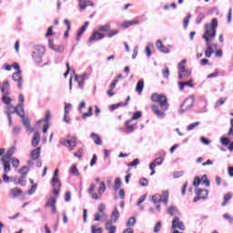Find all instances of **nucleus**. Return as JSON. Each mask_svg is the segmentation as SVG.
<instances>
[{
	"instance_id": "41",
	"label": "nucleus",
	"mask_w": 233,
	"mask_h": 233,
	"mask_svg": "<svg viewBox=\"0 0 233 233\" xmlns=\"http://www.w3.org/2000/svg\"><path fill=\"white\" fill-rule=\"evenodd\" d=\"M50 116H51L50 111H46V115H45V118L39 120L38 123H43V121H44V123H46V124L48 123V121H50Z\"/></svg>"
},
{
	"instance_id": "36",
	"label": "nucleus",
	"mask_w": 233,
	"mask_h": 233,
	"mask_svg": "<svg viewBox=\"0 0 233 233\" xmlns=\"http://www.w3.org/2000/svg\"><path fill=\"white\" fill-rule=\"evenodd\" d=\"M98 32H110V24H106L105 25H99L97 27Z\"/></svg>"
},
{
	"instance_id": "2",
	"label": "nucleus",
	"mask_w": 233,
	"mask_h": 233,
	"mask_svg": "<svg viewBox=\"0 0 233 233\" xmlns=\"http://www.w3.org/2000/svg\"><path fill=\"white\" fill-rule=\"evenodd\" d=\"M206 31L202 35V39H205L207 47L212 46L210 44L212 43V39L216 37L217 28H218V18H213L211 20V24H207L205 25Z\"/></svg>"
},
{
	"instance_id": "39",
	"label": "nucleus",
	"mask_w": 233,
	"mask_h": 233,
	"mask_svg": "<svg viewBox=\"0 0 233 233\" xmlns=\"http://www.w3.org/2000/svg\"><path fill=\"white\" fill-rule=\"evenodd\" d=\"M15 185H20L21 187H25L26 185V177H19Z\"/></svg>"
},
{
	"instance_id": "32",
	"label": "nucleus",
	"mask_w": 233,
	"mask_h": 233,
	"mask_svg": "<svg viewBox=\"0 0 233 233\" xmlns=\"http://www.w3.org/2000/svg\"><path fill=\"white\" fill-rule=\"evenodd\" d=\"M143 88H145V82L141 79L137 83L136 90L138 94H141V92H143Z\"/></svg>"
},
{
	"instance_id": "57",
	"label": "nucleus",
	"mask_w": 233,
	"mask_h": 233,
	"mask_svg": "<svg viewBox=\"0 0 233 233\" xmlns=\"http://www.w3.org/2000/svg\"><path fill=\"white\" fill-rule=\"evenodd\" d=\"M176 212H177V209L174 206L169 207L167 209V213H169L170 216H174Z\"/></svg>"
},
{
	"instance_id": "8",
	"label": "nucleus",
	"mask_w": 233,
	"mask_h": 233,
	"mask_svg": "<svg viewBox=\"0 0 233 233\" xmlns=\"http://www.w3.org/2000/svg\"><path fill=\"white\" fill-rule=\"evenodd\" d=\"M89 77L90 74L88 73H84L82 75H75V81L78 83V88H81V90H83L85 81H86V79H89Z\"/></svg>"
},
{
	"instance_id": "33",
	"label": "nucleus",
	"mask_w": 233,
	"mask_h": 233,
	"mask_svg": "<svg viewBox=\"0 0 233 233\" xmlns=\"http://www.w3.org/2000/svg\"><path fill=\"white\" fill-rule=\"evenodd\" d=\"M106 190V186L105 185V182H100V187H98V196L100 199L103 194H105Z\"/></svg>"
},
{
	"instance_id": "27",
	"label": "nucleus",
	"mask_w": 233,
	"mask_h": 233,
	"mask_svg": "<svg viewBox=\"0 0 233 233\" xmlns=\"http://www.w3.org/2000/svg\"><path fill=\"white\" fill-rule=\"evenodd\" d=\"M131 121L132 120L126 121V130H125L126 134H132V132H134L135 130L134 125H130Z\"/></svg>"
},
{
	"instance_id": "15",
	"label": "nucleus",
	"mask_w": 233,
	"mask_h": 233,
	"mask_svg": "<svg viewBox=\"0 0 233 233\" xmlns=\"http://www.w3.org/2000/svg\"><path fill=\"white\" fill-rule=\"evenodd\" d=\"M48 43L49 48H51V50H54V52H58V54H63V52H65V47H63V46H58L56 47V46H54V40L49 39Z\"/></svg>"
},
{
	"instance_id": "10",
	"label": "nucleus",
	"mask_w": 233,
	"mask_h": 233,
	"mask_svg": "<svg viewBox=\"0 0 233 233\" xmlns=\"http://www.w3.org/2000/svg\"><path fill=\"white\" fill-rule=\"evenodd\" d=\"M197 197L194 198L193 202L198 203L200 199H207L208 198V190L198 188L196 190Z\"/></svg>"
},
{
	"instance_id": "23",
	"label": "nucleus",
	"mask_w": 233,
	"mask_h": 233,
	"mask_svg": "<svg viewBox=\"0 0 233 233\" xmlns=\"http://www.w3.org/2000/svg\"><path fill=\"white\" fill-rule=\"evenodd\" d=\"M65 115H64V121L65 123L70 124V118H68V116L70 114V110L69 108H72V105L71 104H65Z\"/></svg>"
},
{
	"instance_id": "19",
	"label": "nucleus",
	"mask_w": 233,
	"mask_h": 233,
	"mask_svg": "<svg viewBox=\"0 0 233 233\" xmlns=\"http://www.w3.org/2000/svg\"><path fill=\"white\" fill-rule=\"evenodd\" d=\"M94 190H96V184H91V186L88 189V194L91 196L92 199H95L96 201L101 199V197H99V195L94 193Z\"/></svg>"
},
{
	"instance_id": "43",
	"label": "nucleus",
	"mask_w": 233,
	"mask_h": 233,
	"mask_svg": "<svg viewBox=\"0 0 233 233\" xmlns=\"http://www.w3.org/2000/svg\"><path fill=\"white\" fill-rule=\"evenodd\" d=\"M136 217L129 218L127 222V227H134V225H136Z\"/></svg>"
},
{
	"instance_id": "49",
	"label": "nucleus",
	"mask_w": 233,
	"mask_h": 233,
	"mask_svg": "<svg viewBox=\"0 0 233 233\" xmlns=\"http://www.w3.org/2000/svg\"><path fill=\"white\" fill-rule=\"evenodd\" d=\"M203 19H205V14L204 13H200L196 20L197 25H201V23L203 22Z\"/></svg>"
},
{
	"instance_id": "13",
	"label": "nucleus",
	"mask_w": 233,
	"mask_h": 233,
	"mask_svg": "<svg viewBox=\"0 0 233 233\" xmlns=\"http://www.w3.org/2000/svg\"><path fill=\"white\" fill-rule=\"evenodd\" d=\"M105 34L99 33L97 31H94L89 37L88 41L89 43H92L94 41H101V39H104Z\"/></svg>"
},
{
	"instance_id": "52",
	"label": "nucleus",
	"mask_w": 233,
	"mask_h": 233,
	"mask_svg": "<svg viewBox=\"0 0 233 233\" xmlns=\"http://www.w3.org/2000/svg\"><path fill=\"white\" fill-rule=\"evenodd\" d=\"M141 116H142L141 111H137L133 114L130 121H136V119H139V117H141Z\"/></svg>"
},
{
	"instance_id": "26",
	"label": "nucleus",
	"mask_w": 233,
	"mask_h": 233,
	"mask_svg": "<svg viewBox=\"0 0 233 233\" xmlns=\"http://www.w3.org/2000/svg\"><path fill=\"white\" fill-rule=\"evenodd\" d=\"M105 229L107 230L108 233H116L117 230V228L110 222H106L105 226Z\"/></svg>"
},
{
	"instance_id": "64",
	"label": "nucleus",
	"mask_w": 233,
	"mask_h": 233,
	"mask_svg": "<svg viewBox=\"0 0 233 233\" xmlns=\"http://www.w3.org/2000/svg\"><path fill=\"white\" fill-rule=\"evenodd\" d=\"M203 184L206 185V187H210V180L207 177V175H204L202 177Z\"/></svg>"
},
{
	"instance_id": "28",
	"label": "nucleus",
	"mask_w": 233,
	"mask_h": 233,
	"mask_svg": "<svg viewBox=\"0 0 233 233\" xmlns=\"http://www.w3.org/2000/svg\"><path fill=\"white\" fill-rule=\"evenodd\" d=\"M1 163H3L4 165V172H5V174H8V172H10L12 170V167H10V162L6 159L1 158Z\"/></svg>"
},
{
	"instance_id": "48",
	"label": "nucleus",
	"mask_w": 233,
	"mask_h": 233,
	"mask_svg": "<svg viewBox=\"0 0 233 233\" xmlns=\"http://www.w3.org/2000/svg\"><path fill=\"white\" fill-rule=\"evenodd\" d=\"M119 187H121V178L116 177L115 180L114 190L116 191L119 190Z\"/></svg>"
},
{
	"instance_id": "37",
	"label": "nucleus",
	"mask_w": 233,
	"mask_h": 233,
	"mask_svg": "<svg viewBox=\"0 0 233 233\" xmlns=\"http://www.w3.org/2000/svg\"><path fill=\"white\" fill-rule=\"evenodd\" d=\"M88 25H90L88 22H85L84 25H82L77 32L78 35H83V34L86 32V28H88Z\"/></svg>"
},
{
	"instance_id": "7",
	"label": "nucleus",
	"mask_w": 233,
	"mask_h": 233,
	"mask_svg": "<svg viewBox=\"0 0 233 233\" xmlns=\"http://www.w3.org/2000/svg\"><path fill=\"white\" fill-rule=\"evenodd\" d=\"M30 157L33 161H35L37 168L43 167V162L39 159L41 157V147L33 149L30 153Z\"/></svg>"
},
{
	"instance_id": "42",
	"label": "nucleus",
	"mask_w": 233,
	"mask_h": 233,
	"mask_svg": "<svg viewBox=\"0 0 233 233\" xmlns=\"http://www.w3.org/2000/svg\"><path fill=\"white\" fill-rule=\"evenodd\" d=\"M201 123L200 122H195L193 124H189L187 127V132H190V130H194V128H196V127H199Z\"/></svg>"
},
{
	"instance_id": "59",
	"label": "nucleus",
	"mask_w": 233,
	"mask_h": 233,
	"mask_svg": "<svg viewBox=\"0 0 233 233\" xmlns=\"http://www.w3.org/2000/svg\"><path fill=\"white\" fill-rule=\"evenodd\" d=\"M92 233H103V228L91 226Z\"/></svg>"
},
{
	"instance_id": "12",
	"label": "nucleus",
	"mask_w": 233,
	"mask_h": 233,
	"mask_svg": "<svg viewBox=\"0 0 233 233\" xmlns=\"http://www.w3.org/2000/svg\"><path fill=\"white\" fill-rule=\"evenodd\" d=\"M12 79L16 83L17 88H23V76H21V71H16L12 75Z\"/></svg>"
},
{
	"instance_id": "14",
	"label": "nucleus",
	"mask_w": 233,
	"mask_h": 233,
	"mask_svg": "<svg viewBox=\"0 0 233 233\" xmlns=\"http://www.w3.org/2000/svg\"><path fill=\"white\" fill-rule=\"evenodd\" d=\"M18 101L19 104L16 106H15V108H17V110H20L22 114H25V96H23V94H20L18 96Z\"/></svg>"
},
{
	"instance_id": "45",
	"label": "nucleus",
	"mask_w": 233,
	"mask_h": 233,
	"mask_svg": "<svg viewBox=\"0 0 233 233\" xmlns=\"http://www.w3.org/2000/svg\"><path fill=\"white\" fill-rule=\"evenodd\" d=\"M22 123L27 130H30V120L28 118H25V115H24V117L22 118Z\"/></svg>"
},
{
	"instance_id": "20",
	"label": "nucleus",
	"mask_w": 233,
	"mask_h": 233,
	"mask_svg": "<svg viewBox=\"0 0 233 233\" xmlns=\"http://www.w3.org/2000/svg\"><path fill=\"white\" fill-rule=\"evenodd\" d=\"M20 194H23V190H21L17 187H15V188L10 189L9 198L15 199V198H19Z\"/></svg>"
},
{
	"instance_id": "50",
	"label": "nucleus",
	"mask_w": 233,
	"mask_h": 233,
	"mask_svg": "<svg viewBox=\"0 0 233 233\" xmlns=\"http://www.w3.org/2000/svg\"><path fill=\"white\" fill-rule=\"evenodd\" d=\"M190 17H192V15L187 14V15L184 18V28L188 27V23H190Z\"/></svg>"
},
{
	"instance_id": "47",
	"label": "nucleus",
	"mask_w": 233,
	"mask_h": 233,
	"mask_svg": "<svg viewBox=\"0 0 233 233\" xmlns=\"http://www.w3.org/2000/svg\"><path fill=\"white\" fill-rule=\"evenodd\" d=\"M11 163H12L14 168H19L20 161L18 158H15V157L12 158Z\"/></svg>"
},
{
	"instance_id": "16",
	"label": "nucleus",
	"mask_w": 233,
	"mask_h": 233,
	"mask_svg": "<svg viewBox=\"0 0 233 233\" xmlns=\"http://www.w3.org/2000/svg\"><path fill=\"white\" fill-rule=\"evenodd\" d=\"M157 48L159 50V52H162V54H170V49H168L165 45H163V42L161 40L157 41Z\"/></svg>"
},
{
	"instance_id": "1",
	"label": "nucleus",
	"mask_w": 233,
	"mask_h": 233,
	"mask_svg": "<svg viewBox=\"0 0 233 233\" xmlns=\"http://www.w3.org/2000/svg\"><path fill=\"white\" fill-rule=\"evenodd\" d=\"M151 101L153 103H158L157 104H152L151 105V110L158 119H165L167 116V110H168L170 105H168V99L167 98V96L165 95H159L157 93H154L151 96Z\"/></svg>"
},
{
	"instance_id": "29",
	"label": "nucleus",
	"mask_w": 233,
	"mask_h": 233,
	"mask_svg": "<svg viewBox=\"0 0 233 233\" xmlns=\"http://www.w3.org/2000/svg\"><path fill=\"white\" fill-rule=\"evenodd\" d=\"M134 25H139V20L137 18L125 22L123 26L124 28H128L130 26H133Z\"/></svg>"
},
{
	"instance_id": "63",
	"label": "nucleus",
	"mask_w": 233,
	"mask_h": 233,
	"mask_svg": "<svg viewBox=\"0 0 233 233\" xmlns=\"http://www.w3.org/2000/svg\"><path fill=\"white\" fill-rule=\"evenodd\" d=\"M183 171H176L174 174H173V177L175 179H179V177H183Z\"/></svg>"
},
{
	"instance_id": "30",
	"label": "nucleus",
	"mask_w": 233,
	"mask_h": 233,
	"mask_svg": "<svg viewBox=\"0 0 233 233\" xmlns=\"http://www.w3.org/2000/svg\"><path fill=\"white\" fill-rule=\"evenodd\" d=\"M28 172H30V168L28 167L24 166L18 170V174H21V177H26L28 176Z\"/></svg>"
},
{
	"instance_id": "56",
	"label": "nucleus",
	"mask_w": 233,
	"mask_h": 233,
	"mask_svg": "<svg viewBox=\"0 0 233 233\" xmlns=\"http://www.w3.org/2000/svg\"><path fill=\"white\" fill-rule=\"evenodd\" d=\"M161 230V221H158L155 227H154V229H153V232L154 233H159V231Z\"/></svg>"
},
{
	"instance_id": "11",
	"label": "nucleus",
	"mask_w": 233,
	"mask_h": 233,
	"mask_svg": "<svg viewBox=\"0 0 233 233\" xmlns=\"http://www.w3.org/2000/svg\"><path fill=\"white\" fill-rule=\"evenodd\" d=\"M185 230V224L179 220V217H174L172 219L171 230Z\"/></svg>"
},
{
	"instance_id": "54",
	"label": "nucleus",
	"mask_w": 233,
	"mask_h": 233,
	"mask_svg": "<svg viewBox=\"0 0 233 233\" xmlns=\"http://www.w3.org/2000/svg\"><path fill=\"white\" fill-rule=\"evenodd\" d=\"M162 74L166 79H168L170 76V69H168V66H165V70L162 71Z\"/></svg>"
},
{
	"instance_id": "60",
	"label": "nucleus",
	"mask_w": 233,
	"mask_h": 233,
	"mask_svg": "<svg viewBox=\"0 0 233 233\" xmlns=\"http://www.w3.org/2000/svg\"><path fill=\"white\" fill-rule=\"evenodd\" d=\"M225 101H227V98H220L218 101L215 104V108H218V106H221V105H225Z\"/></svg>"
},
{
	"instance_id": "55",
	"label": "nucleus",
	"mask_w": 233,
	"mask_h": 233,
	"mask_svg": "<svg viewBox=\"0 0 233 233\" xmlns=\"http://www.w3.org/2000/svg\"><path fill=\"white\" fill-rule=\"evenodd\" d=\"M35 190H37V184H34L31 188L27 191V194L29 196H32V194L35 193Z\"/></svg>"
},
{
	"instance_id": "38",
	"label": "nucleus",
	"mask_w": 233,
	"mask_h": 233,
	"mask_svg": "<svg viewBox=\"0 0 233 233\" xmlns=\"http://www.w3.org/2000/svg\"><path fill=\"white\" fill-rule=\"evenodd\" d=\"M232 199V193H227L224 196V202L222 203V207H226L227 203Z\"/></svg>"
},
{
	"instance_id": "44",
	"label": "nucleus",
	"mask_w": 233,
	"mask_h": 233,
	"mask_svg": "<svg viewBox=\"0 0 233 233\" xmlns=\"http://www.w3.org/2000/svg\"><path fill=\"white\" fill-rule=\"evenodd\" d=\"M53 187V194H55L56 196H59V188H61V182L60 185L59 184H56V186H52Z\"/></svg>"
},
{
	"instance_id": "25",
	"label": "nucleus",
	"mask_w": 233,
	"mask_h": 233,
	"mask_svg": "<svg viewBox=\"0 0 233 233\" xmlns=\"http://www.w3.org/2000/svg\"><path fill=\"white\" fill-rule=\"evenodd\" d=\"M119 211L117 210V207L114 208V210L111 213V220L113 223H117V219H119Z\"/></svg>"
},
{
	"instance_id": "3",
	"label": "nucleus",
	"mask_w": 233,
	"mask_h": 233,
	"mask_svg": "<svg viewBox=\"0 0 233 233\" xmlns=\"http://www.w3.org/2000/svg\"><path fill=\"white\" fill-rule=\"evenodd\" d=\"M2 93V98L1 101L4 103V105H6L7 108H15L12 103V98L8 96H10V82L8 80L4 81L1 88Z\"/></svg>"
},
{
	"instance_id": "51",
	"label": "nucleus",
	"mask_w": 233,
	"mask_h": 233,
	"mask_svg": "<svg viewBox=\"0 0 233 233\" xmlns=\"http://www.w3.org/2000/svg\"><path fill=\"white\" fill-rule=\"evenodd\" d=\"M69 172H70V174H73V176H79V170H77L76 166H72Z\"/></svg>"
},
{
	"instance_id": "17",
	"label": "nucleus",
	"mask_w": 233,
	"mask_h": 233,
	"mask_svg": "<svg viewBox=\"0 0 233 233\" xmlns=\"http://www.w3.org/2000/svg\"><path fill=\"white\" fill-rule=\"evenodd\" d=\"M56 183H57L58 186L61 185V181H59V169H56L54 171V175H53V177L51 179L52 187H56Z\"/></svg>"
},
{
	"instance_id": "58",
	"label": "nucleus",
	"mask_w": 233,
	"mask_h": 233,
	"mask_svg": "<svg viewBox=\"0 0 233 233\" xmlns=\"http://www.w3.org/2000/svg\"><path fill=\"white\" fill-rule=\"evenodd\" d=\"M220 143L221 145H223L224 147H227V145H228L230 143V140H228V137H222L220 138Z\"/></svg>"
},
{
	"instance_id": "5",
	"label": "nucleus",
	"mask_w": 233,
	"mask_h": 233,
	"mask_svg": "<svg viewBox=\"0 0 233 233\" xmlns=\"http://www.w3.org/2000/svg\"><path fill=\"white\" fill-rule=\"evenodd\" d=\"M43 56H45V46H35L32 52V58L35 63H43Z\"/></svg>"
},
{
	"instance_id": "9",
	"label": "nucleus",
	"mask_w": 233,
	"mask_h": 233,
	"mask_svg": "<svg viewBox=\"0 0 233 233\" xmlns=\"http://www.w3.org/2000/svg\"><path fill=\"white\" fill-rule=\"evenodd\" d=\"M183 106H186V108L183 109ZM192 106H194V96H189L184 100L183 104H181L180 108L182 109H180V114H185V112L190 110Z\"/></svg>"
},
{
	"instance_id": "4",
	"label": "nucleus",
	"mask_w": 233,
	"mask_h": 233,
	"mask_svg": "<svg viewBox=\"0 0 233 233\" xmlns=\"http://www.w3.org/2000/svg\"><path fill=\"white\" fill-rule=\"evenodd\" d=\"M185 65H187V59L181 60L177 65L178 79L180 80L188 79V77H190V75L192 74V70L187 69V66H185Z\"/></svg>"
},
{
	"instance_id": "6",
	"label": "nucleus",
	"mask_w": 233,
	"mask_h": 233,
	"mask_svg": "<svg viewBox=\"0 0 233 233\" xmlns=\"http://www.w3.org/2000/svg\"><path fill=\"white\" fill-rule=\"evenodd\" d=\"M68 138H61L60 139V145H63V147H66L68 148L69 152H72L76 147H77V137L70 136L67 137Z\"/></svg>"
},
{
	"instance_id": "62",
	"label": "nucleus",
	"mask_w": 233,
	"mask_h": 233,
	"mask_svg": "<svg viewBox=\"0 0 233 233\" xmlns=\"http://www.w3.org/2000/svg\"><path fill=\"white\" fill-rule=\"evenodd\" d=\"M139 185L141 187H148V180L147 178L143 177L139 180Z\"/></svg>"
},
{
	"instance_id": "61",
	"label": "nucleus",
	"mask_w": 233,
	"mask_h": 233,
	"mask_svg": "<svg viewBox=\"0 0 233 233\" xmlns=\"http://www.w3.org/2000/svg\"><path fill=\"white\" fill-rule=\"evenodd\" d=\"M140 161L139 158H136L135 160H133L131 163L127 164V167H137V165H139Z\"/></svg>"
},
{
	"instance_id": "46",
	"label": "nucleus",
	"mask_w": 233,
	"mask_h": 233,
	"mask_svg": "<svg viewBox=\"0 0 233 233\" xmlns=\"http://www.w3.org/2000/svg\"><path fill=\"white\" fill-rule=\"evenodd\" d=\"M150 46H154V44L148 43V46H146L145 48L146 56L147 57H150V56H152V51H150Z\"/></svg>"
},
{
	"instance_id": "24",
	"label": "nucleus",
	"mask_w": 233,
	"mask_h": 233,
	"mask_svg": "<svg viewBox=\"0 0 233 233\" xmlns=\"http://www.w3.org/2000/svg\"><path fill=\"white\" fill-rule=\"evenodd\" d=\"M179 90H185V86H189V88H194V85L192 84V80L188 82H178Z\"/></svg>"
},
{
	"instance_id": "22",
	"label": "nucleus",
	"mask_w": 233,
	"mask_h": 233,
	"mask_svg": "<svg viewBox=\"0 0 233 233\" xmlns=\"http://www.w3.org/2000/svg\"><path fill=\"white\" fill-rule=\"evenodd\" d=\"M40 141H41V134L39 132H35L31 140L32 147H37Z\"/></svg>"
},
{
	"instance_id": "53",
	"label": "nucleus",
	"mask_w": 233,
	"mask_h": 233,
	"mask_svg": "<svg viewBox=\"0 0 233 233\" xmlns=\"http://www.w3.org/2000/svg\"><path fill=\"white\" fill-rule=\"evenodd\" d=\"M159 198H161L160 195L153 196L151 198L152 203H154V205H157L158 203H161V201H159Z\"/></svg>"
},
{
	"instance_id": "40",
	"label": "nucleus",
	"mask_w": 233,
	"mask_h": 233,
	"mask_svg": "<svg viewBox=\"0 0 233 233\" xmlns=\"http://www.w3.org/2000/svg\"><path fill=\"white\" fill-rule=\"evenodd\" d=\"M212 54H214V50H212V46L207 47V49L205 51L206 57H208V58L212 57Z\"/></svg>"
},
{
	"instance_id": "18",
	"label": "nucleus",
	"mask_w": 233,
	"mask_h": 233,
	"mask_svg": "<svg viewBox=\"0 0 233 233\" xmlns=\"http://www.w3.org/2000/svg\"><path fill=\"white\" fill-rule=\"evenodd\" d=\"M12 114H17L21 119L25 117V113L20 112L17 107H13V112H7V119L8 121H12Z\"/></svg>"
},
{
	"instance_id": "31",
	"label": "nucleus",
	"mask_w": 233,
	"mask_h": 233,
	"mask_svg": "<svg viewBox=\"0 0 233 233\" xmlns=\"http://www.w3.org/2000/svg\"><path fill=\"white\" fill-rule=\"evenodd\" d=\"M91 137L92 139H94V142L96 145H103V140H101V137H99V135L96 133H91Z\"/></svg>"
},
{
	"instance_id": "35",
	"label": "nucleus",
	"mask_w": 233,
	"mask_h": 233,
	"mask_svg": "<svg viewBox=\"0 0 233 233\" xmlns=\"http://www.w3.org/2000/svg\"><path fill=\"white\" fill-rule=\"evenodd\" d=\"M78 6L80 10H85L88 6V0H78Z\"/></svg>"
},
{
	"instance_id": "34",
	"label": "nucleus",
	"mask_w": 233,
	"mask_h": 233,
	"mask_svg": "<svg viewBox=\"0 0 233 233\" xmlns=\"http://www.w3.org/2000/svg\"><path fill=\"white\" fill-rule=\"evenodd\" d=\"M57 203V199L54 197H50L46 203V207H54Z\"/></svg>"
},
{
	"instance_id": "21",
	"label": "nucleus",
	"mask_w": 233,
	"mask_h": 233,
	"mask_svg": "<svg viewBox=\"0 0 233 233\" xmlns=\"http://www.w3.org/2000/svg\"><path fill=\"white\" fill-rule=\"evenodd\" d=\"M14 154H15V147H12L6 151V153L1 157L2 161H5V160L10 159V157H12Z\"/></svg>"
}]
</instances>
